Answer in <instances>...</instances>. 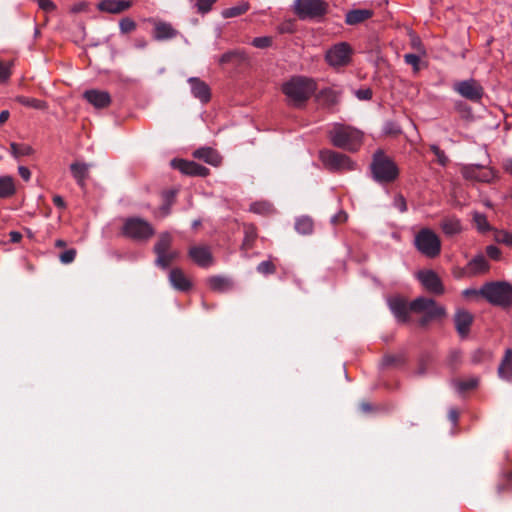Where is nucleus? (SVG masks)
Masks as SVG:
<instances>
[{"label": "nucleus", "mask_w": 512, "mask_h": 512, "mask_svg": "<svg viewBox=\"0 0 512 512\" xmlns=\"http://www.w3.org/2000/svg\"><path fill=\"white\" fill-rule=\"evenodd\" d=\"M489 269V264L483 255H477L472 260L469 261L466 267L467 274L470 276H475L478 274H483L487 272Z\"/></svg>", "instance_id": "24"}, {"label": "nucleus", "mask_w": 512, "mask_h": 512, "mask_svg": "<svg viewBox=\"0 0 512 512\" xmlns=\"http://www.w3.org/2000/svg\"><path fill=\"white\" fill-rule=\"evenodd\" d=\"M430 149L436 156L440 165L445 166L448 163V157L446 156L445 152L441 150L437 145H431Z\"/></svg>", "instance_id": "46"}, {"label": "nucleus", "mask_w": 512, "mask_h": 512, "mask_svg": "<svg viewBox=\"0 0 512 512\" xmlns=\"http://www.w3.org/2000/svg\"><path fill=\"white\" fill-rule=\"evenodd\" d=\"M504 167L505 170L512 175V159L506 160Z\"/></svg>", "instance_id": "64"}, {"label": "nucleus", "mask_w": 512, "mask_h": 512, "mask_svg": "<svg viewBox=\"0 0 512 512\" xmlns=\"http://www.w3.org/2000/svg\"><path fill=\"white\" fill-rule=\"evenodd\" d=\"M76 254L75 249H68L59 255V259L63 264H70L75 260Z\"/></svg>", "instance_id": "47"}, {"label": "nucleus", "mask_w": 512, "mask_h": 512, "mask_svg": "<svg viewBox=\"0 0 512 512\" xmlns=\"http://www.w3.org/2000/svg\"><path fill=\"white\" fill-rule=\"evenodd\" d=\"M11 75V63L0 61V82H5Z\"/></svg>", "instance_id": "48"}, {"label": "nucleus", "mask_w": 512, "mask_h": 512, "mask_svg": "<svg viewBox=\"0 0 512 512\" xmlns=\"http://www.w3.org/2000/svg\"><path fill=\"white\" fill-rule=\"evenodd\" d=\"M10 113L8 110H3L0 113V125L4 124L9 119Z\"/></svg>", "instance_id": "62"}, {"label": "nucleus", "mask_w": 512, "mask_h": 512, "mask_svg": "<svg viewBox=\"0 0 512 512\" xmlns=\"http://www.w3.org/2000/svg\"><path fill=\"white\" fill-rule=\"evenodd\" d=\"M474 222L477 226V229L481 232H485L490 230L489 223L487 221V218L484 214L481 213H474Z\"/></svg>", "instance_id": "40"}, {"label": "nucleus", "mask_w": 512, "mask_h": 512, "mask_svg": "<svg viewBox=\"0 0 512 512\" xmlns=\"http://www.w3.org/2000/svg\"><path fill=\"white\" fill-rule=\"evenodd\" d=\"M384 132L389 135H397L401 132V129L397 124L393 122H387L384 126Z\"/></svg>", "instance_id": "52"}, {"label": "nucleus", "mask_w": 512, "mask_h": 512, "mask_svg": "<svg viewBox=\"0 0 512 512\" xmlns=\"http://www.w3.org/2000/svg\"><path fill=\"white\" fill-rule=\"evenodd\" d=\"M10 152L15 159L34 154V149L28 144L10 143Z\"/></svg>", "instance_id": "32"}, {"label": "nucleus", "mask_w": 512, "mask_h": 512, "mask_svg": "<svg viewBox=\"0 0 512 512\" xmlns=\"http://www.w3.org/2000/svg\"><path fill=\"white\" fill-rule=\"evenodd\" d=\"M315 91V81L303 76L292 77L282 85V92L289 104L294 106H299L306 102Z\"/></svg>", "instance_id": "1"}, {"label": "nucleus", "mask_w": 512, "mask_h": 512, "mask_svg": "<svg viewBox=\"0 0 512 512\" xmlns=\"http://www.w3.org/2000/svg\"><path fill=\"white\" fill-rule=\"evenodd\" d=\"M414 245L421 254L428 258H435L441 252L440 238L429 228H423L416 234Z\"/></svg>", "instance_id": "6"}, {"label": "nucleus", "mask_w": 512, "mask_h": 512, "mask_svg": "<svg viewBox=\"0 0 512 512\" xmlns=\"http://www.w3.org/2000/svg\"><path fill=\"white\" fill-rule=\"evenodd\" d=\"M404 60L407 64L413 66L415 71L419 70V62L420 58L416 54H406L404 55Z\"/></svg>", "instance_id": "50"}, {"label": "nucleus", "mask_w": 512, "mask_h": 512, "mask_svg": "<svg viewBox=\"0 0 512 512\" xmlns=\"http://www.w3.org/2000/svg\"><path fill=\"white\" fill-rule=\"evenodd\" d=\"M208 284L212 290L218 292L228 291L232 287L231 281L228 278L221 276H214L209 278Z\"/></svg>", "instance_id": "30"}, {"label": "nucleus", "mask_w": 512, "mask_h": 512, "mask_svg": "<svg viewBox=\"0 0 512 512\" xmlns=\"http://www.w3.org/2000/svg\"><path fill=\"white\" fill-rule=\"evenodd\" d=\"M313 221L308 216H302L296 219L295 229L298 233L303 235L311 234L313 231Z\"/></svg>", "instance_id": "34"}, {"label": "nucleus", "mask_w": 512, "mask_h": 512, "mask_svg": "<svg viewBox=\"0 0 512 512\" xmlns=\"http://www.w3.org/2000/svg\"><path fill=\"white\" fill-rule=\"evenodd\" d=\"M83 96L97 109L106 108L111 103V97L107 91L91 89L85 91Z\"/></svg>", "instance_id": "14"}, {"label": "nucleus", "mask_w": 512, "mask_h": 512, "mask_svg": "<svg viewBox=\"0 0 512 512\" xmlns=\"http://www.w3.org/2000/svg\"><path fill=\"white\" fill-rule=\"evenodd\" d=\"M320 97L327 105H335L339 101L340 93L332 88H327L320 92Z\"/></svg>", "instance_id": "38"}, {"label": "nucleus", "mask_w": 512, "mask_h": 512, "mask_svg": "<svg viewBox=\"0 0 512 512\" xmlns=\"http://www.w3.org/2000/svg\"><path fill=\"white\" fill-rule=\"evenodd\" d=\"M319 157L323 165L329 170L350 171L354 169V163L344 154L332 150H322Z\"/></svg>", "instance_id": "10"}, {"label": "nucleus", "mask_w": 512, "mask_h": 512, "mask_svg": "<svg viewBox=\"0 0 512 512\" xmlns=\"http://www.w3.org/2000/svg\"><path fill=\"white\" fill-rule=\"evenodd\" d=\"M53 203L58 207V208H61V209H64L66 207V204L64 202V199L59 196V195H55L53 197Z\"/></svg>", "instance_id": "59"}, {"label": "nucleus", "mask_w": 512, "mask_h": 512, "mask_svg": "<svg viewBox=\"0 0 512 512\" xmlns=\"http://www.w3.org/2000/svg\"><path fill=\"white\" fill-rule=\"evenodd\" d=\"M328 4L323 0H295L294 12L300 19L322 17L327 12Z\"/></svg>", "instance_id": "9"}, {"label": "nucleus", "mask_w": 512, "mask_h": 512, "mask_svg": "<svg viewBox=\"0 0 512 512\" xmlns=\"http://www.w3.org/2000/svg\"><path fill=\"white\" fill-rule=\"evenodd\" d=\"M463 296L464 297H471V296H476V295H480V290H476V289H465L463 292H462Z\"/></svg>", "instance_id": "61"}, {"label": "nucleus", "mask_w": 512, "mask_h": 512, "mask_svg": "<svg viewBox=\"0 0 512 512\" xmlns=\"http://www.w3.org/2000/svg\"><path fill=\"white\" fill-rule=\"evenodd\" d=\"M328 135L334 146L350 151L357 150L362 142L361 131L342 124H334Z\"/></svg>", "instance_id": "2"}, {"label": "nucleus", "mask_w": 512, "mask_h": 512, "mask_svg": "<svg viewBox=\"0 0 512 512\" xmlns=\"http://www.w3.org/2000/svg\"><path fill=\"white\" fill-rule=\"evenodd\" d=\"M250 211L260 215H269L274 212V208L273 205L267 201H259L250 206Z\"/></svg>", "instance_id": "37"}, {"label": "nucleus", "mask_w": 512, "mask_h": 512, "mask_svg": "<svg viewBox=\"0 0 512 512\" xmlns=\"http://www.w3.org/2000/svg\"><path fill=\"white\" fill-rule=\"evenodd\" d=\"M193 156L212 166L220 165L222 160L218 152L210 147H203L195 150Z\"/></svg>", "instance_id": "21"}, {"label": "nucleus", "mask_w": 512, "mask_h": 512, "mask_svg": "<svg viewBox=\"0 0 512 512\" xmlns=\"http://www.w3.org/2000/svg\"><path fill=\"white\" fill-rule=\"evenodd\" d=\"M355 95L360 100H369L372 97V91L370 89H360L356 91Z\"/></svg>", "instance_id": "54"}, {"label": "nucleus", "mask_w": 512, "mask_h": 512, "mask_svg": "<svg viewBox=\"0 0 512 512\" xmlns=\"http://www.w3.org/2000/svg\"><path fill=\"white\" fill-rule=\"evenodd\" d=\"M15 192L14 179L8 175L0 177V198L11 197Z\"/></svg>", "instance_id": "29"}, {"label": "nucleus", "mask_w": 512, "mask_h": 512, "mask_svg": "<svg viewBox=\"0 0 512 512\" xmlns=\"http://www.w3.org/2000/svg\"><path fill=\"white\" fill-rule=\"evenodd\" d=\"M250 8L248 2L244 1L236 6L222 10L221 15L223 18H232L245 14Z\"/></svg>", "instance_id": "33"}, {"label": "nucleus", "mask_w": 512, "mask_h": 512, "mask_svg": "<svg viewBox=\"0 0 512 512\" xmlns=\"http://www.w3.org/2000/svg\"><path fill=\"white\" fill-rule=\"evenodd\" d=\"M119 28L122 33H129L135 30L136 23L131 18L125 17L120 20Z\"/></svg>", "instance_id": "42"}, {"label": "nucleus", "mask_w": 512, "mask_h": 512, "mask_svg": "<svg viewBox=\"0 0 512 512\" xmlns=\"http://www.w3.org/2000/svg\"><path fill=\"white\" fill-rule=\"evenodd\" d=\"M389 306L392 313L399 321L406 322L408 320V314L409 311H411L410 304L407 305L401 298H393L389 300Z\"/></svg>", "instance_id": "19"}, {"label": "nucleus", "mask_w": 512, "mask_h": 512, "mask_svg": "<svg viewBox=\"0 0 512 512\" xmlns=\"http://www.w3.org/2000/svg\"><path fill=\"white\" fill-rule=\"evenodd\" d=\"M480 295L492 305L508 307L512 304V285L507 282H488L481 287Z\"/></svg>", "instance_id": "4"}, {"label": "nucleus", "mask_w": 512, "mask_h": 512, "mask_svg": "<svg viewBox=\"0 0 512 512\" xmlns=\"http://www.w3.org/2000/svg\"><path fill=\"white\" fill-rule=\"evenodd\" d=\"M373 11L369 9H355L346 13L345 22L348 25H357L371 18Z\"/></svg>", "instance_id": "27"}, {"label": "nucleus", "mask_w": 512, "mask_h": 512, "mask_svg": "<svg viewBox=\"0 0 512 512\" xmlns=\"http://www.w3.org/2000/svg\"><path fill=\"white\" fill-rule=\"evenodd\" d=\"M486 252L490 258L495 259V260H497L500 256V250L496 246H493V245L488 246L486 249Z\"/></svg>", "instance_id": "56"}, {"label": "nucleus", "mask_w": 512, "mask_h": 512, "mask_svg": "<svg viewBox=\"0 0 512 512\" xmlns=\"http://www.w3.org/2000/svg\"><path fill=\"white\" fill-rule=\"evenodd\" d=\"M442 231L448 235L453 236L461 232V222L456 217H446L441 222Z\"/></svg>", "instance_id": "28"}, {"label": "nucleus", "mask_w": 512, "mask_h": 512, "mask_svg": "<svg viewBox=\"0 0 512 512\" xmlns=\"http://www.w3.org/2000/svg\"><path fill=\"white\" fill-rule=\"evenodd\" d=\"M172 244V236L168 232L161 233L159 235L158 241L154 245V253L156 255L162 254L166 251H170V247Z\"/></svg>", "instance_id": "31"}, {"label": "nucleus", "mask_w": 512, "mask_h": 512, "mask_svg": "<svg viewBox=\"0 0 512 512\" xmlns=\"http://www.w3.org/2000/svg\"><path fill=\"white\" fill-rule=\"evenodd\" d=\"M454 322L457 332L464 337L469 333L473 316L470 312L461 309L455 313Z\"/></svg>", "instance_id": "16"}, {"label": "nucleus", "mask_w": 512, "mask_h": 512, "mask_svg": "<svg viewBox=\"0 0 512 512\" xmlns=\"http://www.w3.org/2000/svg\"><path fill=\"white\" fill-rule=\"evenodd\" d=\"M394 205L400 212H405L407 210V204L403 196H397L394 200Z\"/></svg>", "instance_id": "55"}, {"label": "nucleus", "mask_w": 512, "mask_h": 512, "mask_svg": "<svg viewBox=\"0 0 512 512\" xmlns=\"http://www.w3.org/2000/svg\"><path fill=\"white\" fill-rule=\"evenodd\" d=\"M257 271L263 275H269L275 273L276 267L271 261H262L258 264Z\"/></svg>", "instance_id": "43"}, {"label": "nucleus", "mask_w": 512, "mask_h": 512, "mask_svg": "<svg viewBox=\"0 0 512 512\" xmlns=\"http://www.w3.org/2000/svg\"><path fill=\"white\" fill-rule=\"evenodd\" d=\"M462 174L466 179H475L482 182H489L493 178V172L490 169H484L480 165L465 166Z\"/></svg>", "instance_id": "15"}, {"label": "nucleus", "mask_w": 512, "mask_h": 512, "mask_svg": "<svg viewBox=\"0 0 512 512\" xmlns=\"http://www.w3.org/2000/svg\"><path fill=\"white\" fill-rule=\"evenodd\" d=\"M478 382H479L478 378L470 377L465 380L457 381L456 387L459 391L464 392V391H468V390L476 388L478 385Z\"/></svg>", "instance_id": "39"}, {"label": "nucleus", "mask_w": 512, "mask_h": 512, "mask_svg": "<svg viewBox=\"0 0 512 512\" xmlns=\"http://www.w3.org/2000/svg\"><path fill=\"white\" fill-rule=\"evenodd\" d=\"M216 1L217 0H197L196 5H197L198 12H200L202 14L209 12L211 10L212 5Z\"/></svg>", "instance_id": "49"}, {"label": "nucleus", "mask_w": 512, "mask_h": 512, "mask_svg": "<svg viewBox=\"0 0 512 512\" xmlns=\"http://www.w3.org/2000/svg\"><path fill=\"white\" fill-rule=\"evenodd\" d=\"M256 236V231L253 227L247 228L245 231L243 247H245L246 249H250L253 245L254 240L256 239Z\"/></svg>", "instance_id": "45"}, {"label": "nucleus", "mask_w": 512, "mask_h": 512, "mask_svg": "<svg viewBox=\"0 0 512 512\" xmlns=\"http://www.w3.org/2000/svg\"><path fill=\"white\" fill-rule=\"evenodd\" d=\"M373 178L379 183H391L398 178L399 169L396 163L382 151H377L371 163Z\"/></svg>", "instance_id": "3"}, {"label": "nucleus", "mask_w": 512, "mask_h": 512, "mask_svg": "<svg viewBox=\"0 0 512 512\" xmlns=\"http://www.w3.org/2000/svg\"><path fill=\"white\" fill-rule=\"evenodd\" d=\"M189 256L199 266L207 267L212 263V255L208 247L194 246L189 250Z\"/></svg>", "instance_id": "17"}, {"label": "nucleus", "mask_w": 512, "mask_h": 512, "mask_svg": "<svg viewBox=\"0 0 512 512\" xmlns=\"http://www.w3.org/2000/svg\"><path fill=\"white\" fill-rule=\"evenodd\" d=\"M498 375L501 379L512 381V349L505 350L503 359L498 367Z\"/></svg>", "instance_id": "25"}, {"label": "nucleus", "mask_w": 512, "mask_h": 512, "mask_svg": "<svg viewBox=\"0 0 512 512\" xmlns=\"http://www.w3.org/2000/svg\"><path fill=\"white\" fill-rule=\"evenodd\" d=\"M496 240L507 245H512V234L506 231H500L496 235Z\"/></svg>", "instance_id": "51"}, {"label": "nucleus", "mask_w": 512, "mask_h": 512, "mask_svg": "<svg viewBox=\"0 0 512 512\" xmlns=\"http://www.w3.org/2000/svg\"><path fill=\"white\" fill-rule=\"evenodd\" d=\"M172 166L184 174L192 176H207L209 169L193 161L183 159H174L171 162Z\"/></svg>", "instance_id": "13"}, {"label": "nucleus", "mask_w": 512, "mask_h": 512, "mask_svg": "<svg viewBox=\"0 0 512 512\" xmlns=\"http://www.w3.org/2000/svg\"><path fill=\"white\" fill-rule=\"evenodd\" d=\"M454 90L459 93L462 97L471 100L478 101L483 95V89L481 85L474 79L460 81L454 84Z\"/></svg>", "instance_id": "12"}, {"label": "nucleus", "mask_w": 512, "mask_h": 512, "mask_svg": "<svg viewBox=\"0 0 512 512\" xmlns=\"http://www.w3.org/2000/svg\"><path fill=\"white\" fill-rule=\"evenodd\" d=\"M353 48L347 42H339L330 47L325 53V60L333 68L344 67L350 64Z\"/></svg>", "instance_id": "8"}, {"label": "nucleus", "mask_w": 512, "mask_h": 512, "mask_svg": "<svg viewBox=\"0 0 512 512\" xmlns=\"http://www.w3.org/2000/svg\"><path fill=\"white\" fill-rule=\"evenodd\" d=\"M15 100L23 106L31 107L37 110H45L47 108V103L45 101L36 98L17 96Z\"/></svg>", "instance_id": "35"}, {"label": "nucleus", "mask_w": 512, "mask_h": 512, "mask_svg": "<svg viewBox=\"0 0 512 512\" xmlns=\"http://www.w3.org/2000/svg\"><path fill=\"white\" fill-rule=\"evenodd\" d=\"M416 277L423 288L429 293L442 295L445 292L444 285L435 271L429 269L420 270L417 272Z\"/></svg>", "instance_id": "11"}, {"label": "nucleus", "mask_w": 512, "mask_h": 512, "mask_svg": "<svg viewBox=\"0 0 512 512\" xmlns=\"http://www.w3.org/2000/svg\"><path fill=\"white\" fill-rule=\"evenodd\" d=\"M90 165L87 163L74 162L70 165L72 176L79 186L84 187L89 174Z\"/></svg>", "instance_id": "26"}, {"label": "nucleus", "mask_w": 512, "mask_h": 512, "mask_svg": "<svg viewBox=\"0 0 512 512\" xmlns=\"http://www.w3.org/2000/svg\"><path fill=\"white\" fill-rule=\"evenodd\" d=\"M410 310L414 313H423L420 319L421 326H426L429 321L440 319L446 316V310L443 306L438 305L433 299L426 297H418L410 303Z\"/></svg>", "instance_id": "5"}, {"label": "nucleus", "mask_w": 512, "mask_h": 512, "mask_svg": "<svg viewBox=\"0 0 512 512\" xmlns=\"http://www.w3.org/2000/svg\"><path fill=\"white\" fill-rule=\"evenodd\" d=\"M131 7L130 1L124 0H103L98 4V9L104 12L118 14Z\"/></svg>", "instance_id": "18"}, {"label": "nucleus", "mask_w": 512, "mask_h": 512, "mask_svg": "<svg viewBox=\"0 0 512 512\" xmlns=\"http://www.w3.org/2000/svg\"><path fill=\"white\" fill-rule=\"evenodd\" d=\"M178 35V31L167 22H157L154 26V38L156 40L172 39Z\"/></svg>", "instance_id": "23"}, {"label": "nucleus", "mask_w": 512, "mask_h": 512, "mask_svg": "<svg viewBox=\"0 0 512 512\" xmlns=\"http://www.w3.org/2000/svg\"><path fill=\"white\" fill-rule=\"evenodd\" d=\"M191 91L194 97L202 102H208L210 99V89L208 85L199 78L192 77L189 80Z\"/></svg>", "instance_id": "20"}, {"label": "nucleus", "mask_w": 512, "mask_h": 512, "mask_svg": "<svg viewBox=\"0 0 512 512\" xmlns=\"http://www.w3.org/2000/svg\"><path fill=\"white\" fill-rule=\"evenodd\" d=\"M237 56H240V53L238 51H229L227 53H224L222 56H220L218 61L220 64H225V63L230 62L234 57H237Z\"/></svg>", "instance_id": "53"}, {"label": "nucleus", "mask_w": 512, "mask_h": 512, "mask_svg": "<svg viewBox=\"0 0 512 512\" xmlns=\"http://www.w3.org/2000/svg\"><path fill=\"white\" fill-rule=\"evenodd\" d=\"M179 253L176 250L166 251L156 255V264L162 268H167L177 257Z\"/></svg>", "instance_id": "36"}, {"label": "nucleus", "mask_w": 512, "mask_h": 512, "mask_svg": "<svg viewBox=\"0 0 512 512\" xmlns=\"http://www.w3.org/2000/svg\"><path fill=\"white\" fill-rule=\"evenodd\" d=\"M273 38L271 36L256 37L252 40L251 44L259 49H265L272 45Z\"/></svg>", "instance_id": "41"}, {"label": "nucleus", "mask_w": 512, "mask_h": 512, "mask_svg": "<svg viewBox=\"0 0 512 512\" xmlns=\"http://www.w3.org/2000/svg\"><path fill=\"white\" fill-rule=\"evenodd\" d=\"M18 172H19V175L22 177V179L25 181H28L31 177L30 170L25 166H19Z\"/></svg>", "instance_id": "57"}, {"label": "nucleus", "mask_w": 512, "mask_h": 512, "mask_svg": "<svg viewBox=\"0 0 512 512\" xmlns=\"http://www.w3.org/2000/svg\"><path fill=\"white\" fill-rule=\"evenodd\" d=\"M169 281L175 289L180 291H187L191 287L190 280L183 271L178 268H174L170 271Z\"/></svg>", "instance_id": "22"}, {"label": "nucleus", "mask_w": 512, "mask_h": 512, "mask_svg": "<svg viewBox=\"0 0 512 512\" xmlns=\"http://www.w3.org/2000/svg\"><path fill=\"white\" fill-rule=\"evenodd\" d=\"M9 237H10V241L13 242V243H17L21 240L22 238V235L21 233L17 232V231H11L9 233Z\"/></svg>", "instance_id": "60"}, {"label": "nucleus", "mask_w": 512, "mask_h": 512, "mask_svg": "<svg viewBox=\"0 0 512 512\" xmlns=\"http://www.w3.org/2000/svg\"><path fill=\"white\" fill-rule=\"evenodd\" d=\"M39 7L45 11L54 9V4L50 0H38Z\"/></svg>", "instance_id": "58"}, {"label": "nucleus", "mask_w": 512, "mask_h": 512, "mask_svg": "<svg viewBox=\"0 0 512 512\" xmlns=\"http://www.w3.org/2000/svg\"><path fill=\"white\" fill-rule=\"evenodd\" d=\"M165 198V204L161 207V213L163 216H166L169 214L170 207L173 203V200L175 198V192L174 191H168L164 193Z\"/></svg>", "instance_id": "44"}, {"label": "nucleus", "mask_w": 512, "mask_h": 512, "mask_svg": "<svg viewBox=\"0 0 512 512\" xmlns=\"http://www.w3.org/2000/svg\"><path fill=\"white\" fill-rule=\"evenodd\" d=\"M347 219V215L341 212L339 215L332 218V222H344Z\"/></svg>", "instance_id": "63"}, {"label": "nucleus", "mask_w": 512, "mask_h": 512, "mask_svg": "<svg viewBox=\"0 0 512 512\" xmlns=\"http://www.w3.org/2000/svg\"><path fill=\"white\" fill-rule=\"evenodd\" d=\"M123 234L136 241H147L155 230L152 225L139 217H131L125 220L122 228Z\"/></svg>", "instance_id": "7"}]
</instances>
